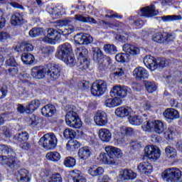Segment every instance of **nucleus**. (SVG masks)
Instances as JSON below:
<instances>
[{
    "label": "nucleus",
    "instance_id": "9",
    "mask_svg": "<svg viewBox=\"0 0 182 182\" xmlns=\"http://www.w3.org/2000/svg\"><path fill=\"white\" fill-rule=\"evenodd\" d=\"M46 76L51 82H55L60 77V66L54 63H49L46 65Z\"/></svg>",
    "mask_w": 182,
    "mask_h": 182
},
{
    "label": "nucleus",
    "instance_id": "51",
    "mask_svg": "<svg viewBox=\"0 0 182 182\" xmlns=\"http://www.w3.org/2000/svg\"><path fill=\"white\" fill-rule=\"evenodd\" d=\"M84 38H85V34L83 33H78L75 35L74 36L75 43L77 45H84L85 43Z\"/></svg>",
    "mask_w": 182,
    "mask_h": 182
},
{
    "label": "nucleus",
    "instance_id": "21",
    "mask_svg": "<svg viewBox=\"0 0 182 182\" xmlns=\"http://www.w3.org/2000/svg\"><path fill=\"white\" fill-rule=\"evenodd\" d=\"M133 113V109L130 107H119L115 109V114L118 117H127Z\"/></svg>",
    "mask_w": 182,
    "mask_h": 182
},
{
    "label": "nucleus",
    "instance_id": "18",
    "mask_svg": "<svg viewBox=\"0 0 182 182\" xmlns=\"http://www.w3.org/2000/svg\"><path fill=\"white\" fill-rule=\"evenodd\" d=\"M144 63L148 69H150V70H156V69L159 68V65H157V60L151 55H146L144 58Z\"/></svg>",
    "mask_w": 182,
    "mask_h": 182
},
{
    "label": "nucleus",
    "instance_id": "42",
    "mask_svg": "<svg viewBox=\"0 0 182 182\" xmlns=\"http://www.w3.org/2000/svg\"><path fill=\"white\" fill-rule=\"evenodd\" d=\"M103 49L107 55H115V53H117V48L112 44H105Z\"/></svg>",
    "mask_w": 182,
    "mask_h": 182
},
{
    "label": "nucleus",
    "instance_id": "34",
    "mask_svg": "<svg viewBox=\"0 0 182 182\" xmlns=\"http://www.w3.org/2000/svg\"><path fill=\"white\" fill-rule=\"evenodd\" d=\"M105 173V169L102 167L91 166L88 168V173L92 177H96L97 176H103Z\"/></svg>",
    "mask_w": 182,
    "mask_h": 182
},
{
    "label": "nucleus",
    "instance_id": "46",
    "mask_svg": "<svg viewBox=\"0 0 182 182\" xmlns=\"http://www.w3.org/2000/svg\"><path fill=\"white\" fill-rule=\"evenodd\" d=\"M64 165L65 167H75L76 166V159L72 156H68L65 159Z\"/></svg>",
    "mask_w": 182,
    "mask_h": 182
},
{
    "label": "nucleus",
    "instance_id": "24",
    "mask_svg": "<svg viewBox=\"0 0 182 182\" xmlns=\"http://www.w3.org/2000/svg\"><path fill=\"white\" fill-rule=\"evenodd\" d=\"M17 52H32L33 50V46L29 43L23 41L18 43L15 48Z\"/></svg>",
    "mask_w": 182,
    "mask_h": 182
},
{
    "label": "nucleus",
    "instance_id": "59",
    "mask_svg": "<svg viewBox=\"0 0 182 182\" xmlns=\"http://www.w3.org/2000/svg\"><path fill=\"white\" fill-rule=\"evenodd\" d=\"M114 77H122V76H124V68H117L115 72L114 73Z\"/></svg>",
    "mask_w": 182,
    "mask_h": 182
},
{
    "label": "nucleus",
    "instance_id": "19",
    "mask_svg": "<svg viewBox=\"0 0 182 182\" xmlns=\"http://www.w3.org/2000/svg\"><path fill=\"white\" fill-rule=\"evenodd\" d=\"M133 76H134L135 79L141 80V79H147L149 77V73H147L146 68L138 67L134 70Z\"/></svg>",
    "mask_w": 182,
    "mask_h": 182
},
{
    "label": "nucleus",
    "instance_id": "44",
    "mask_svg": "<svg viewBox=\"0 0 182 182\" xmlns=\"http://www.w3.org/2000/svg\"><path fill=\"white\" fill-rule=\"evenodd\" d=\"M165 153L169 159H175V157H177V151L172 146H167L165 149Z\"/></svg>",
    "mask_w": 182,
    "mask_h": 182
},
{
    "label": "nucleus",
    "instance_id": "1",
    "mask_svg": "<svg viewBox=\"0 0 182 182\" xmlns=\"http://www.w3.org/2000/svg\"><path fill=\"white\" fill-rule=\"evenodd\" d=\"M0 161L6 164L11 170L19 168V162L15 157V151L11 146L0 144Z\"/></svg>",
    "mask_w": 182,
    "mask_h": 182
},
{
    "label": "nucleus",
    "instance_id": "8",
    "mask_svg": "<svg viewBox=\"0 0 182 182\" xmlns=\"http://www.w3.org/2000/svg\"><path fill=\"white\" fill-rule=\"evenodd\" d=\"M90 90L93 96H103L107 92V82L105 80H97L92 83Z\"/></svg>",
    "mask_w": 182,
    "mask_h": 182
},
{
    "label": "nucleus",
    "instance_id": "28",
    "mask_svg": "<svg viewBox=\"0 0 182 182\" xmlns=\"http://www.w3.org/2000/svg\"><path fill=\"white\" fill-rule=\"evenodd\" d=\"M124 52L129 53V55H139L140 53V48L136 46L130 44H124L122 47Z\"/></svg>",
    "mask_w": 182,
    "mask_h": 182
},
{
    "label": "nucleus",
    "instance_id": "62",
    "mask_svg": "<svg viewBox=\"0 0 182 182\" xmlns=\"http://www.w3.org/2000/svg\"><path fill=\"white\" fill-rule=\"evenodd\" d=\"M6 95H8V89L0 85V99L6 97Z\"/></svg>",
    "mask_w": 182,
    "mask_h": 182
},
{
    "label": "nucleus",
    "instance_id": "36",
    "mask_svg": "<svg viewBox=\"0 0 182 182\" xmlns=\"http://www.w3.org/2000/svg\"><path fill=\"white\" fill-rule=\"evenodd\" d=\"M21 60L25 65H32L35 60V56L31 53H24L21 54Z\"/></svg>",
    "mask_w": 182,
    "mask_h": 182
},
{
    "label": "nucleus",
    "instance_id": "47",
    "mask_svg": "<svg viewBox=\"0 0 182 182\" xmlns=\"http://www.w3.org/2000/svg\"><path fill=\"white\" fill-rule=\"evenodd\" d=\"M152 41L156 42L157 43H163L165 41L164 33L160 32L156 33L152 36Z\"/></svg>",
    "mask_w": 182,
    "mask_h": 182
},
{
    "label": "nucleus",
    "instance_id": "40",
    "mask_svg": "<svg viewBox=\"0 0 182 182\" xmlns=\"http://www.w3.org/2000/svg\"><path fill=\"white\" fill-rule=\"evenodd\" d=\"M46 159L50 161H59L60 160V154L56 151H50L46 155Z\"/></svg>",
    "mask_w": 182,
    "mask_h": 182
},
{
    "label": "nucleus",
    "instance_id": "13",
    "mask_svg": "<svg viewBox=\"0 0 182 182\" xmlns=\"http://www.w3.org/2000/svg\"><path fill=\"white\" fill-rule=\"evenodd\" d=\"M144 156L149 160H157L160 158V149L157 146L151 145L146 146L144 149Z\"/></svg>",
    "mask_w": 182,
    "mask_h": 182
},
{
    "label": "nucleus",
    "instance_id": "49",
    "mask_svg": "<svg viewBox=\"0 0 182 182\" xmlns=\"http://www.w3.org/2000/svg\"><path fill=\"white\" fill-rule=\"evenodd\" d=\"M51 15L54 19H56L62 15V6L53 7L51 9Z\"/></svg>",
    "mask_w": 182,
    "mask_h": 182
},
{
    "label": "nucleus",
    "instance_id": "48",
    "mask_svg": "<svg viewBox=\"0 0 182 182\" xmlns=\"http://www.w3.org/2000/svg\"><path fill=\"white\" fill-rule=\"evenodd\" d=\"M28 33L31 38H36L37 36H40L41 33H43V31L41 28L35 27L33 28Z\"/></svg>",
    "mask_w": 182,
    "mask_h": 182
},
{
    "label": "nucleus",
    "instance_id": "23",
    "mask_svg": "<svg viewBox=\"0 0 182 182\" xmlns=\"http://www.w3.org/2000/svg\"><path fill=\"white\" fill-rule=\"evenodd\" d=\"M164 116L168 120H176L180 117V113L173 108H168L164 112Z\"/></svg>",
    "mask_w": 182,
    "mask_h": 182
},
{
    "label": "nucleus",
    "instance_id": "45",
    "mask_svg": "<svg viewBox=\"0 0 182 182\" xmlns=\"http://www.w3.org/2000/svg\"><path fill=\"white\" fill-rule=\"evenodd\" d=\"M161 19L164 22H172L173 21H181L182 17L181 15L164 16Z\"/></svg>",
    "mask_w": 182,
    "mask_h": 182
},
{
    "label": "nucleus",
    "instance_id": "61",
    "mask_svg": "<svg viewBox=\"0 0 182 182\" xmlns=\"http://www.w3.org/2000/svg\"><path fill=\"white\" fill-rule=\"evenodd\" d=\"M11 38V36L5 32V31H2L0 33V41L1 42H5L6 41H8V39H9Z\"/></svg>",
    "mask_w": 182,
    "mask_h": 182
},
{
    "label": "nucleus",
    "instance_id": "35",
    "mask_svg": "<svg viewBox=\"0 0 182 182\" xmlns=\"http://www.w3.org/2000/svg\"><path fill=\"white\" fill-rule=\"evenodd\" d=\"M80 147V143H79L76 139H70L66 144V149L68 151H75L76 149H79Z\"/></svg>",
    "mask_w": 182,
    "mask_h": 182
},
{
    "label": "nucleus",
    "instance_id": "30",
    "mask_svg": "<svg viewBox=\"0 0 182 182\" xmlns=\"http://www.w3.org/2000/svg\"><path fill=\"white\" fill-rule=\"evenodd\" d=\"M75 21H78L79 22H82L85 23H97V21L96 20L89 16H85L82 14H76L75 16Z\"/></svg>",
    "mask_w": 182,
    "mask_h": 182
},
{
    "label": "nucleus",
    "instance_id": "55",
    "mask_svg": "<svg viewBox=\"0 0 182 182\" xmlns=\"http://www.w3.org/2000/svg\"><path fill=\"white\" fill-rule=\"evenodd\" d=\"M164 136L166 140H171V139H173V136H174V129L172 127H168L164 133Z\"/></svg>",
    "mask_w": 182,
    "mask_h": 182
},
{
    "label": "nucleus",
    "instance_id": "17",
    "mask_svg": "<svg viewBox=\"0 0 182 182\" xmlns=\"http://www.w3.org/2000/svg\"><path fill=\"white\" fill-rule=\"evenodd\" d=\"M45 75H46V65L36 66L31 69V76L34 79H43Z\"/></svg>",
    "mask_w": 182,
    "mask_h": 182
},
{
    "label": "nucleus",
    "instance_id": "64",
    "mask_svg": "<svg viewBox=\"0 0 182 182\" xmlns=\"http://www.w3.org/2000/svg\"><path fill=\"white\" fill-rule=\"evenodd\" d=\"M93 42V37L89 34H84V45H89Z\"/></svg>",
    "mask_w": 182,
    "mask_h": 182
},
{
    "label": "nucleus",
    "instance_id": "57",
    "mask_svg": "<svg viewBox=\"0 0 182 182\" xmlns=\"http://www.w3.org/2000/svg\"><path fill=\"white\" fill-rule=\"evenodd\" d=\"M100 25H102V26H109V28H114V26H121L119 22L110 23V22H106L103 20L100 21Z\"/></svg>",
    "mask_w": 182,
    "mask_h": 182
},
{
    "label": "nucleus",
    "instance_id": "20",
    "mask_svg": "<svg viewBox=\"0 0 182 182\" xmlns=\"http://www.w3.org/2000/svg\"><path fill=\"white\" fill-rule=\"evenodd\" d=\"M139 173H143L146 176L153 173V165L149 162H141L137 166Z\"/></svg>",
    "mask_w": 182,
    "mask_h": 182
},
{
    "label": "nucleus",
    "instance_id": "43",
    "mask_svg": "<svg viewBox=\"0 0 182 182\" xmlns=\"http://www.w3.org/2000/svg\"><path fill=\"white\" fill-rule=\"evenodd\" d=\"M77 66L81 70H86L89 68V60L87 58L77 59Z\"/></svg>",
    "mask_w": 182,
    "mask_h": 182
},
{
    "label": "nucleus",
    "instance_id": "27",
    "mask_svg": "<svg viewBox=\"0 0 182 182\" xmlns=\"http://www.w3.org/2000/svg\"><path fill=\"white\" fill-rule=\"evenodd\" d=\"M99 137L105 143H109L112 140V132L107 129H101L99 131Z\"/></svg>",
    "mask_w": 182,
    "mask_h": 182
},
{
    "label": "nucleus",
    "instance_id": "5",
    "mask_svg": "<svg viewBox=\"0 0 182 182\" xmlns=\"http://www.w3.org/2000/svg\"><path fill=\"white\" fill-rule=\"evenodd\" d=\"M39 144L46 150H53L58 144V139L53 133L46 134L40 139Z\"/></svg>",
    "mask_w": 182,
    "mask_h": 182
},
{
    "label": "nucleus",
    "instance_id": "38",
    "mask_svg": "<svg viewBox=\"0 0 182 182\" xmlns=\"http://www.w3.org/2000/svg\"><path fill=\"white\" fill-rule=\"evenodd\" d=\"M58 29H59V28L55 30L53 28L48 29L47 31V36L43 38V42H46V43H52V41H53V36H55V33H58Z\"/></svg>",
    "mask_w": 182,
    "mask_h": 182
},
{
    "label": "nucleus",
    "instance_id": "11",
    "mask_svg": "<svg viewBox=\"0 0 182 182\" xmlns=\"http://www.w3.org/2000/svg\"><path fill=\"white\" fill-rule=\"evenodd\" d=\"M134 129L132 127H121L119 132H114V140L118 144H123L125 141L124 136H132Z\"/></svg>",
    "mask_w": 182,
    "mask_h": 182
},
{
    "label": "nucleus",
    "instance_id": "60",
    "mask_svg": "<svg viewBox=\"0 0 182 182\" xmlns=\"http://www.w3.org/2000/svg\"><path fill=\"white\" fill-rule=\"evenodd\" d=\"M41 50L44 55H50V53H53L55 50L53 49V48L50 46H46V47H43Z\"/></svg>",
    "mask_w": 182,
    "mask_h": 182
},
{
    "label": "nucleus",
    "instance_id": "29",
    "mask_svg": "<svg viewBox=\"0 0 182 182\" xmlns=\"http://www.w3.org/2000/svg\"><path fill=\"white\" fill-rule=\"evenodd\" d=\"M41 106L39 100H33L26 107V113H33L35 110H38Z\"/></svg>",
    "mask_w": 182,
    "mask_h": 182
},
{
    "label": "nucleus",
    "instance_id": "54",
    "mask_svg": "<svg viewBox=\"0 0 182 182\" xmlns=\"http://www.w3.org/2000/svg\"><path fill=\"white\" fill-rule=\"evenodd\" d=\"M18 66L7 68V70H6V74L9 75V76H11L12 77H14V76H16V75H18Z\"/></svg>",
    "mask_w": 182,
    "mask_h": 182
},
{
    "label": "nucleus",
    "instance_id": "10",
    "mask_svg": "<svg viewBox=\"0 0 182 182\" xmlns=\"http://www.w3.org/2000/svg\"><path fill=\"white\" fill-rule=\"evenodd\" d=\"M65 123L73 129H80L82 121L79 119L77 113L75 111H69L65 115Z\"/></svg>",
    "mask_w": 182,
    "mask_h": 182
},
{
    "label": "nucleus",
    "instance_id": "50",
    "mask_svg": "<svg viewBox=\"0 0 182 182\" xmlns=\"http://www.w3.org/2000/svg\"><path fill=\"white\" fill-rule=\"evenodd\" d=\"M63 136L65 139H75L76 132L70 129H65L63 132Z\"/></svg>",
    "mask_w": 182,
    "mask_h": 182
},
{
    "label": "nucleus",
    "instance_id": "12",
    "mask_svg": "<svg viewBox=\"0 0 182 182\" xmlns=\"http://www.w3.org/2000/svg\"><path fill=\"white\" fill-rule=\"evenodd\" d=\"M127 93H130V88L122 85H114L110 91L112 97H126Z\"/></svg>",
    "mask_w": 182,
    "mask_h": 182
},
{
    "label": "nucleus",
    "instance_id": "14",
    "mask_svg": "<svg viewBox=\"0 0 182 182\" xmlns=\"http://www.w3.org/2000/svg\"><path fill=\"white\" fill-rule=\"evenodd\" d=\"M138 14L140 16L152 18V16L159 15V11L156 10V6H154V5H151L141 9Z\"/></svg>",
    "mask_w": 182,
    "mask_h": 182
},
{
    "label": "nucleus",
    "instance_id": "26",
    "mask_svg": "<svg viewBox=\"0 0 182 182\" xmlns=\"http://www.w3.org/2000/svg\"><path fill=\"white\" fill-rule=\"evenodd\" d=\"M41 113L46 117H52L56 113V108L52 105H47L41 109Z\"/></svg>",
    "mask_w": 182,
    "mask_h": 182
},
{
    "label": "nucleus",
    "instance_id": "4",
    "mask_svg": "<svg viewBox=\"0 0 182 182\" xmlns=\"http://www.w3.org/2000/svg\"><path fill=\"white\" fill-rule=\"evenodd\" d=\"M161 176L167 182H182L181 171L177 168H168L162 172Z\"/></svg>",
    "mask_w": 182,
    "mask_h": 182
},
{
    "label": "nucleus",
    "instance_id": "32",
    "mask_svg": "<svg viewBox=\"0 0 182 182\" xmlns=\"http://www.w3.org/2000/svg\"><path fill=\"white\" fill-rule=\"evenodd\" d=\"M154 132L157 134H161L164 132V123L160 120H156L152 122Z\"/></svg>",
    "mask_w": 182,
    "mask_h": 182
},
{
    "label": "nucleus",
    "instance_id": "37",
    "mask_svg": "<svg viewBox=\"0 0 182 182\" xmlns=\"http://www.w3.org/2000/svg\"><path fill=\"white\" fill-rule=\"evenodd\" d=\"M75 53L77 56V59L87 58V54L89 51L85 47H79L75 49Z\"/></svg>",
    "mask_w": 182,
    "mask_h": 182
},
{
    "label": "nucleus",
    "instance_id": "58",
    "mask_svg": "<svg viewBox=\"0 0 182 182\" xmlns=\"http://www.w3.org/2000/svg\"><path fill=\"white\" fill-rule=\"evenodd\" d=\"M28 123L30 126L35 127V126H38V123H39V118L35 115H32L28 121Z\"/></svg>",
    "mask_w": 182,
    "mask_h": 182
},
{
    "label": "nucleus",
    "instance_id": "33",
    "mask_svg": "<svg viewBox=\"0 0 182 182\" xmlns=\"http://www.w3.org/2000/svg\"><path fill=\"white\" fill-rule=\"evenodd\" d=\"M11 25L16 26V25H22L23 23V17L19 13H15L11 16Z\"/></svg>",
    "mask_w": 182,
    "mask_h": 182
},
{
    "label": "nucleus",
    "instance_id": "6",
    "mask_svg": "<svg viewBox=\"0 0 182 182\" xmlns=\"http://www.w3.org/2000/svg\"><path fill=\"white\" fill-rule=\"evenodd\" d=\"M93 59L100 65V68H106L107 65H112V58L105 56L102 50L99 48H92Z\"/></svg>",
    "mask_w": 182,
    "mask_h": 182
},
{
    "label": "nucleus",
    "instance_id": "31",
    "mask_svg": "<svg viewBox=\"0 0 182 182\" xmlns=\"http://www.w3.org/2000/svg\"><path fill=\"white\" fill-rule=\"evenodd\" d=\"M70 174L74 182H86V178L82 175L79 170H74Z\"/></svg>",
    "mask_w": 182,
    "mask_h": 182
},
{
    "label": "nucleus",
    "instance_id": "53",
    "mask_svg": "<svg viewBox=\"0 0 182 182\" xmlns=\"http://www.w3.org/2000/svg\"><path fill=\"white\" fill-rule=\"evenodd\" d=\"M47 182H62V176L60 173H53L48 178Z\"/></svg>",
    "mask_w": 182,
    "mask_h": 182
},
{
    "label": "nucleus",
    "instance_id": "15",
    "mask_svg": "<svg viewBox=\"0 0 182 182\" xmlns=\"http://www.w3.org/2000/svg\"><path fill=\"white\" fill-rule=\"evenodd\" d=\"M119 178L121 181H129V180H134L137 177V173L131 169H122L119 171Z\"/></svg>",
    "mask_w": 182,
    "mask_h": 182
},
{
    "label": "nucleus",
    "instance_id": "7",
    "mask_svg": "<svg viewBox=\"0 0 182 182\" xmlns=\"http://www.w3.org/2000/svg\"><path fill=\"white\" fill-rule=\"evenodd\" d=\"M73 19L65 18L64 20H58L55 21V28H62L65 26L64 29H58L57 33L64 36L70 35L75 32V27L72 25H69L72 23Z\"/></svg>",
    "mask_w": 182,
    "mask_h": 182
},
{
    "label": "nucleus",
    "instance_id": "63",
    "mask_svg": "<svg viewBox=\"0 0 182 182\" xmlns=\"http://www.w3.org/2000/svg\"><path fill=\"white\" fill-rule=\"evenodd\" d=\"M156 63L158 68H166V66H168L169 61L168 60H156Z\"/></svg>",
    "mask_w": 182,
    "mask_h": 182
},
{
    "label": "nucleus",
    "instance_id": "16",
    "mask_svg": "<svg viewBox=\"0 0 182 182\" xmlns=\"http://www.w3.org/2000/svg\"><path fill=\"white\" fill-rule=\"evenodd\" d=\"M94 122L97 126H106L109 122L107 114L103 111H97L94 116Z\"/></svg>",
    "mask_w": 182,
    "mask_h": 182
},
{
    "label": "nucleus",
    "instance_id": "39",
    "mask_svg": "<svg viewBox=\"0 0 182 182\" xmlns=\"http://www.w3.org/2000/svg\"><path fill=\"white\" fill-rule=\"evenodd\" d=\"M129 122L133 126H140L143 123V118L139 115L130 116L129 117Z\"/></svg>",
    "mask_w": 182,
    "mask_h": 182
},
{
    "label": "nucleus",
    "instance_id": "2",
    "mask_svg": "<svg viewBox=\"0 0 182 182\" xmlns=\"http://www.w3.org/2000/svg\"><path fill=\"white\" fill-rule=\"evenodd\" d=\"M106 153H101L100 157L105 164L114 166L119 159L123 156L122 150L117 147L107 146L105 149Z\"/></svg>",
    "mask_w": 182,
    "mask_h": 182
},
{
    "label": "nucleus",
    "instance_id": "41",
    "mask_svg": "<svg viewBox=\"0 0 182 182\" xmlns=\"http://www.w3.org/2000/svg\"><path fill=\"white\" fill-rule=\"evenodd\" d=\"M14 140H17V141L22 143V141H26V140L29 139V134L26 132H22L14 135Z\"/></svg>",
    "mask_w": 182,
    "mask_h": 182
},
{
    "label": "nucleus",
    "instance_id": "3",
    "mask_svg": "<svg viewBox=\"0 0 182 182\" xmlns=\"http://www.w3.org/2000/svg\"><path fill=\"white\" fill-rule=\"evenodd\" d=\"M73 53V49L72 48V45L69 43H65L63 45L59 46L55 56L65 62L66 65L73 66L75 65V58L72 55Z\"/></svg>",
    "mask_w": 182,
    "mask_h": 182
},
{
    "label": "nucleus",
    "instance_id": "22",
    "mask_svg": "<svg viewBox=\"0 0 182 182\" xmlns=\"http://www.w3.org/2000/svg\"><path fill=\"white\" fill-rule=\"evenodd\" d=\"M17 181L18 182H31V173L28 169L18 171Z\"/></svg>",
    "mask_w": 182,
    "mask_h": 182
},
{
    "label": "nucleus",
    "instance_id": "25",
    "mask_svg": "<svg viewBox=\"0 0 182 182\" xmlns=\"http://www.w3.org/2000/svg\"><path fill=\"white\" fill-rule=\"evenodd\" d=\"M91 154L92 151L89 146L81 147L77 152V156L80 160H87Z\"/></svg>",
    "mask_w": 182,
    "mask_h": 182
},
{
    "label": "nucleus",
    "instance_id": "56",
    "mask_svg": "<svg viewBox=\"0 0 182 182\" xmlns=\"http://www.w3.org/2000/svg\"><path fill=\"white\" fill-rule=\"evenodd\" d=\"M6 68H14L18 66V63H16V61L15 60V58L14 57H11L9 59H8L6 61Z\"/></svg>",
    "mask_w": 182,
    "mask_h": 182
},
{
    "label": "nucleus",
    "instance_id": "52",
    "mask_svg": "<svg viewBox=\"0 0 182 182\" xmlns=\"http://www.w3.org/2000/svg\"><path fill=\"white\" fill-rule=\"evenodd\" d=\"M145 87L149 93H153V92H156V89H157L156 84L149 81H145Z\"/></svg>",
    "mask_w": 182,
    "mask_h": 182
}]
</instances>
